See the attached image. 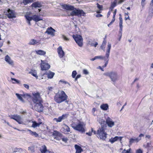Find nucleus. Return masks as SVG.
<instances>
[{"instance_id":"1","label":"nucleus","mask_w":153,"mask_h":153,"mask_svg":"<svg viewBox=\"0 0 153 153\" xmlns=\"http://www.w3.org/2000/svg\"><path fill=\"white\" fill-rule=\"evenodd\" d=\"M33 97L32 100L33 102L35 104L34 108L37 111L41 112L43 111V106L42 104V100L40 96V94L37 92L32 94Z\"/></svg>"},{"instance_id":"2","label":"nucleus","mask_w":153,"mask_h":153,"mask_svg":"<svg viewBox=\"0 0 153 153\" xmlns=\"http://www.w3.org/2000/svg\"><path fill=\"white\" fill-rule=\"evenodd\" d=\"M63 9L68 10L72 11L70 13V15L71 16H84L85 14V12L82 10L77 9L74 6L67 4H64L62 6Z\"/></svg>"},{"instance_id":"3","label":"nucleus","mask_w":153,"mask_h":153,"mask_svg":"<svg viewBox=\"0 0 153 153\" xmlns=\"http://www.w3.org/2000/svg\"><path fill=\"white\" fill-rule=\"evenodd\" d=\"M68 96L63 91H59L56 94L54 97L55 101L58 103H60L65 101L68 104L67 100Z\"/></svg>"},{"instance_id":"4","label":"nucleus","mask_w":153,"mask_h":153,"mask_svg":"<svg viewBox=\"0 0 153 153\" xmlns=\"http://www.w3.org/2000/svg\"><path fill=\"white\" fill-rule=\"evenodd\" d=\"M104 75L109 77L111 81L115 82L119 79V76L117 73L115 71L107 72L104 74Z\"/></svg>"},{"instance_id":"5","label":"nucleus","mask_w":153,"mask_h":153,"mask_svg":"<svg viewBox=\"0 0 153 153\" xmlns=\"http://www.w3.org/2000/svg\"><path fill=\"white\" fill-rule=\"evenodd\" d=\"M106 128H99L97 131V137L101 139L105 140L107 137V133L105 131Z\"/></svg>"},{"instance_id":"6","label":"nucleus","mask_w":153,"mask_h":153,"mask_svg":"<svg viewBox=\"0 0 153 153\" xmlns=\"http://www.w3.org/2000/svg\"><path fill=\"white\" fill-rule=\"evenodd\" d=\"M71 126L74 130L81 132L83 133L85 131V125L82 123L79 122L77 125L73 124Z\"/></svg>"},{"instance_id":"7","label":"nucleus","mask_w":153,"mask_h":153,"mask_svg":"<svg viewBox=\"0 0 153 153\" xmlns=\"http://www.w3.org/2000/svg\"><path fill=\"white\" fill-rule=\"evenodd\" d=\"M111 44L109 42L108 43L107 49L106 50V54H105L106 57L107 58V59H106V60H105V61H106V62H105V65L102 66L103 68H104L106 67L108 63V61H109L108 58H109V56L110 52V50L111 49Z\"/></svg>"},{"instance_id":"8","label":"nucleus","mask_w":153,"mask_h":153,"mask_svg":"<svg viewBox=\"0 0 153 153\" xmlns=\"http://www.w3.org/2000/svg\"><path fill=\"white\" fill-rule=\"evenodd\" d=\"M73 37L76 43L79 47H82V38L81 36L77 35L76 36H73Z\"/></svg>"},{"instance_id":"9","label":"nucleus","mask_w":153,"mask_h":153,"mask_svg":"<svg viewBox=\"0 0 153 153\" xmlns=\"http://www.w3.org/2000/svg\"><path fill=\"white\" fill-rule=\"evenodd\" d=\"M25 16L26 19H28L29 21H31L33 20L36 22L42 20V19H40L39 16L36 15H33L32 17H30L28 15H26Z\"/></svg>"},{"instance_id":"10","label":"nucleus","mask_w":153,"mask_h":153,"mask_svg":"<svg viewBox=\"0 0 153 153\" xmlns=\"http://www.w3.org/2000/svg\"><path fill=\"white\" fill-rule=\"evenodd\" d=\"M11 119H13L16 122H17L19 124H23L22 119L21 117L18 115H13L11 117Z\"/></svg>"},{"instance_id":"11","label":"nucleus","mask_w":153,"mask_h":153,"mask_svg":"<svg viewBox=\"0 0 153 153\" xmlns=\"http://www.w3.org/2000/svg\"><path fill=\"white\" fill-rule=\"evenodd\" d=\"M68 115V114H63L62 116L59 117L58 118H54L53 120L57 123L61 122L63 120L66 119Z\"/></svg>"},{"instance_id":"12","label":"nucleus","mask_w":153,"mask_h":153,"mask_svg":"<svg viewBox=\"0 0 153 153\" xmlns=\"http://www.w3.org/2000/svg\"><path fill=\"white\" fill-rule=\"evenodd\" d=\"M106 123L109 127L111 128L114 126L115 123L111 118L108 117L106 119Z\"/></svg>"},{"instance_id":"13","label":"nucleus","mask_w":153,"mask_h":153,"mask_svg":"<svg viewBox=\"0 0 153 153\" xmlns=\"http://www.w3.org/2000/svg\"><path fill=\"white\" fill-rule=\"evenodd\" d=\"M144 135L142 134H140L139 137L137 138H131L129 142L130 145H131L133 143L135 142H138L141 139V137L143 136Z\"/></svg>"},{"instance_id":"14","label":"nucleus","mask_w":153,"mask_h":153,"mask_svg":"<svg viewBox=\"0 0 153 153\" xmlns=\"http://www.w3.org/2000/svg\"><path fill=\"white\" fill-rule=\"evenodd\" d=\"M41 68L42 70H46L49 69L50 67V65L48 63L43 62V61L41 60Z\"/></svg>"},{"instance_id":"15","label":"nucleus","mask_w":153,"mask_h":153,"mask_svg":"<svg viewBox=\"0 0 153 153\" xmlns=\"http://www.w3.org/2000/svg\"><path fill=\"white\" fill-rule=\"evenodd\" d=\"M7 16L10 19L15 18L16 17L14 11L10 9H8L7 10Z\"/></svg>"},{"instance_id":"16","label":"nucleus","mask_w":153,"mask_h":153,"mask_svg":"<svg viewBox=\"0 0 153 153\" xmlns=\"http://www.w3.org/2000/svg\"><path fill=\"white\" fill-rule=\"evenodd\" d=\"M39 150L41 153H54L53 152L47 150L46 146L44 145L40 148Z\"/></svg>"},{"instance_id":"17","label":"nucleus","mask_w":153,"mask_h":153,"mask_svg":"<svg viewBox=\"0 0 153 153\" xmlns=\"http://www.w3.org/2000/svg\"><path fill=\"white\" fill-rule=\"evenodd\" d=\"M5 61L10 65L13 66H14V62L12 60L11 58L7 55L5 57Z\"/></svg>"},{"instance_id":"18","label":"nucleus","mask_w":153,"mask_h":153,"mask_svg":"<svg viewBox=\"0 0 153 153\" xmlns=\"http://www.w3.org/2000/svg\"><path fill=\"white\" fill-rule=\"evenodd\" d=\"M61 131L63 133L67 134L68 132L70 131V128L68 126L64 124V126L61 128Z\"/></svg>"},{"instance_id":"19","label":"nucleus","mask_w":153,"mask_h":153,"mask_svg":"<svg viewBox=\"0 0 153 153\" xmlns=\"http://www.w3.org/2000/svg\"><path fill=\"white\" fill-rule=\"evenodd\" d=\"M55 32V30L53 29L52 27H50L48 28L47 30L46 31L45 33H47L49 35H51L52 36L54 35V33Z\"/></svg>"},{"instance_id":"20","label":"nucleus","mask_w":153,"mask_h":153,"mask_svg":"<svg viewBox=\"0 0 153 153\" xmlns=\"http://www.w3.org/2000/svg\"><path fill=\"white\" fill-rule=\"evenodd\" d=\"M40 44V41L39 40L34 39H31L29 42L28 44L30 45H38Z\"/></svg>"},{"instance_id":"21","label":"nucleus","mask_w":153,"mask_h":153,"mask_svg":"<svg viewBox=\"0 0 153 153\" xmlns=\"http://www.w3.org/2000/svg\"><path fill=\"white\" fill-rule=\"evenodd\" d=\"M98 121L99 123L101 125V126L100 128H106L107 126L106 124V121L103 119L99 118L98 120Z\"/></svg>"},{"instance_id":"22","label":"nucleus","mask_w":153,"mask_h":153,"mask_svg":"<svg viewBox=\"0 0 153 153\" xmlns=\"http://www.w3.org/2000/svg\"><path fill=\"white\" fill-rule=\"evenodd\" d=\"M58 53L60 58L62 57L65 54L64 51H63L62 48L59 46L57 49Z\"/></svg>"},{"instance_id":"23","label":"nucleus","mask_w":153,"mask_h":153,"mask_svg":"<svg viewBox=\"0 0 153 153\" xmlns=\"http://www.w3.org/2000/svg\"><path fill=\"white\" fill-rule=\"evenodd\" d=\"M122 137H121L116 136L114 138H111L110 139L109 141L111 142V143H113L119 139L121 141L122 140Z\"/></svg>"},{"instance_id":"24","label":"nucleus","mask_w":153,"mask_h":153,"mask_svg":"<svg viewBox=\"0 0 153 153\" xmlns=\"http://www.w3.org/2000/svg\"><path fill=\"white\" fill-rule=\"evenodd\" d=\"M74 147L76 150V153H80L83 151L81 147L77 145H75Z\"/></svg>"},{"instance_id":"25","label":"nucleus","mask_w":153,"mask_h":153,"mask_svg":"<svg viewBox=\"0 0 153 153\" xmlns=\"http://www.w3.org/2000/svg\"><path fill=\"white\" fill-rule=\"evenodd\" d=\"M118 0H115V1L113 2H111V7H110V10L111 11H112L114 8L117 5V3Z\"/></svg>"},{"instance_id":"26","label":"nucleus","mask_w":153,"mask_h":153,"mask_svg":"<svg viewBox=\"0 0 153 153\" xmlns=\"http://www.w3.org/2000/svg\"><path fill=\"white\" fill-rule=\"evenodd\" d=\"M35 52L37 54L40 55H44L46 53L45 51L42 50H36Z\"/></svg>"},{"instance_id":"27","label":"nucleus","mask_w":153,"mask_h":153,"mask_svg":"<svg viewBox=\"0 0 153 153\" xmlns=\"http://www.w3.org/2000/svg\"><path fill=\"white\" fill-rule=\"evenodd\" d=\"M27 131H29V134L32 136L37 137L39 136V134L36 132L27 129Z\"/></svg>"},{"instance_id":"28","label":"nucleus","mask_w":153,"mask_h":153,"mask_svg":"<svg viewBox=\"0 0 153 153\" xmlns=\"http://www.w3.org/2000/svg\"><path fill=\"white\" fill-rule=\"evenodd\" d=\"M54 74H55L54 73L51 71H49L46 74L48 77V78L49 79H51L53 78L54 75Z\"/></svg>"},{"instance_id":"29","label":"nucleus","mask_w":153,"mask_h":153,"mask_svg":"<svg viewBox=\"0 0 153 153\" xmlns=\"http://www.w3.org/2000/svg\"><path fill=\"white\" fill-rule=\"evenodd\" d=\"M100 108L103 110H106L108 108V106L107 104H103L101 105Z\"/></svg>"},{"instance_id":"30","label":"nucleus","mask_w":153,"mask_h":153,"mask_svg":"<svg viewBox=\"0 0 153 153\" xmlns=\"http://www.w3.org/2000/svg\"><path fill=\"white\" fill-rule=\"evenodd\" d=\"M22 150L21 148H15L13 149L12 153H21V151Z\"/></svg>"},{"instance_id":"31","label":"nucleus","mask_w":153,"mask_h":153,"mask_svg":"<svg viewBox=\"0 0 153 153\" xmlns=\"http://www.w3.org/2000/svg\"><path fill=\"white\" fill-rule=\"evenodd\" d=\"M119 27L120 29H123V19L121 16L119 17Z\"/></svg>"},{"instance_id":"32","label":"nucleus","mask_w":153,"mask_h":153,"mask_svg":"<svg viewBox=\"0 0 153 153\" xmlns=\"http://www.w3.org/2000/svg\"><path fill=\"white\" fill-rule=\"evenodd\" d=\"M29 73L30 74H31V75H32L34 76L36 78V79H37L38 78V76H37L36 72L35 70H34V71H31Z\"/></svg>"},{"instance_id":"33","label":"nucleus","mask_w":153,"mask_h":153,"mask_svg":"<svg viewBox=\"0 0 153 153\" xmlns=\"http://www.w3.org/2000/svg\"><path fill=\"white\" fill-rule=\"evenodd\" d=\"M41 123H37L35 122H33V124L32 125V127L33 128H36L38 126H39L40 124H41Z\"/></svg>"},{"instance_id":"34","label":"nucleus","mask_w":153,"mask_h":153,"mask_svg":"<svg viewBox=\"0 0 153 153\" xmlns=\"http://www.w3.org/2000/svg\"><path fill=\"white\" fill-rule=\"evenodd\" d=\"M40 4L38 2H34L32 4V6L33 7L36 8L37 7H39Z\"/></svg>"},{"instance_id":"35","label":"nucleus","mask_w":153,"mask_h":153,"mask_svg":"<svg viewBox=\"0 0 153 153\" xmlns=\"http://www.w3.org/2000/svg\"><path fill=\"white\" fill-rule=\"evenodd\" d=\"M96 59H104V60H106L107 58L105 56H96Z\"/></svg>"},{"instance_id":"36","label":"nucleus","mask_w":153,"mask_h":153,"mask_svg":"<svg viewBox=\"0 0 153 153\" xmlns=\"http://www.w3.org/2000/svg\"><path fill=\"white\" fill-rule=\"evenodd\" d=\"M22 97H24L25 98L28 99V98L30 97V94H23L21 95Z\"/></svg>"},{"instance_id":"37","label":"nucleus","mask_w":153,"mask_h":153,"mask_svg":"<svg viewBox=\"0 0 153 153\" xmlns=\"http://www.w3.org/2000/svg\"><path fill=\"white\" fill-rule=\"evenodd\" d=\"M33 0H23V3L25 5H26L29 3H31L33 1Z\"/></svg>"},{"instance_id":"38","label":"nucleus","mask_w":153,"mask_h":153,"mask_svg":"<svg viewBox=\"0 0 153 153\" xmlns=\"http://www.w3.org/2000/svg\"><path fill=\"white\" fill-rule=\"evenodd\" d=\"M60 133L56 131H54L53 132V135L55 137H56L57 136H59L60 135Z\"/></svg>"},{"instance_id":"39","label":"nucleus","mask_w":153,"mask_h":153,"mask_svg":"<svg viewBox=\"0 0 153 153\" xmlns=\"http://www.w3.org/2000/svg\"><path fill=\"white\" fill-rule=\"evenodd\" d=\"M16 95L17 98L22 101H23V100L22 97V96L18 93H16Z\"/></svg>"},{"instance_id":"40","label":"nucleus","mask_w":153,"mask_h":153,"mask_svg":"<svg viewBox=\"0 0 153 153\" xmlns=\"http://www.w3.org/2000/svg\"><path fill=\"white\" fill-rule=\"evenodd\" d=\"M11 80H12L13 81H14L15 82H13V83L14 84H15V83L20 84V81L17 79H16L11 78Z\"/></svg>"},{"instance_id":"41","label":"nucleus","mask_w":153,"mask_h":153,"mask_svg":"<svg viewBox=\"0 0 153 153\" xmlns=\"http://www.w3.org/2000/svg\"><path fill=\"white\" fill-rule=\"evenodd\" d=\"M123 29H120L119 31V34L120 37L119 38V40L120 41L121 39Z\"/></svg>"},{"instance_id":"42","label":"nucleus","mask_w":153,"mask_h":153,"mask_svg":"<svg viewBox=\"0 0 153 153\" xmlns=\"http://www.w3.org/2000/svg\"><path fill=\"white\" fill-rule=\"evenodd\" d=\"M62 83V84H68L70 86V84L68 82L64 81L63 80H61L59 81V83L60 84V83Z\"/></svg>"},{"instance_id":"43","label":"nucleus","mask_w":153,"mask_h":153,"mask_svg":"<svg viewBox=\"0 0 153 153\" xmlns=\"http://www.w3.org/2000/svg\"><path fill=\"white\" fill-rule=\"evenodd\" d=\"M77 74L76 72V71H74L72 73V77L73 78H75Z\"/></svg>"},{"instance_id":"44","label":"nucleus","mask_w":153,"mask_h":153,"mask_svg":"<svg viewBox=\"0 0 153 153\" xmlns=\"http://www.w3.org/2000/svg\"><path fill=\"white\" fill-rule=\"evenodd\" d=\"M106 40L105 39V38H104V40L102 43V45H101V47H103V46H105L106 44Z\"/></svg>"},{"instance_id":"45","label":"nucleus","mask_w":153,"mask_h":153,"mask_svg":"<svg viewBox=\"0 0 153 153\" xmlns=\"http://www.w3.org/2000/svg\"><path fill=\"white\" fill-rule=\"evenodd\" d=\"M97 7L100 10H102V6L100 5L98 3H97Z\"/></svg>"},{"instance_id":"46","label":"nucleus","mask_w":153,"mask_h":153,"mask_svg":"<svg viewBox=\"0 0 153 153\" xmlns=\"http://www.w3.org/2000/svg\"><path fill=\"white\" fill-rule=\"evenodd\" d=\"M150 5L152 6V13L153 14V0H151L150 3Z\"/></svg>"},{"instance_id":"47","label":"nucleus","mask_w":153,"mask_h":153,"mask_svg":"<svg viewBox=\"0 0 153 153\" xmlns=\"http://www.w3.org/2000/svg\"><path fill=\"white\" fill-rule=\"evenodd\" d=\"M83 72L84 74H89V72L86 69H84L83 70Z\"/></svg>"},{"instance_id":"48","label":"nucleus","mask_w":153,"mask_h":153,"mask_svg":"<svg viewBox=\"0 0 153 153\" xmlns=\"http://www.w3.org/2000/svg\"><path fill=\"white\" fill-rule=\"evenodd\" d=\"M62 37L66 41H68L69 40V39L67 38L64 35H62Z\"/></svg>"},{"instance_id":"49","label":"nucleus","mask_w":153,"mask_h":153,"mask_svg":"<svg viewBox=\"0 0 153 153\" xmlns=\"http://www.w3.org/2000/svg\"><path fill=\"white\" fill-rule=\"evenodd\" d=\"M93 131V129L92 128H91V132H87L86 134L88 135L89 136H91L92 135V132Z\"/></svg>"},{"instance_id":"50","label":"nucleus","mask_w":153,"mask_h":153,"mask_svg":"<svg viewBox=\"0 0 153 153\" xmlns=\"http://www.w3.org/2000/svg\"><path fill=\"white\" fill-rule=\"evenodd\" d=\"M97 45H98V43L97 42H96L95 44H94V43L91 44V46H94L95 47H96Z\"/></svg>"},{"instance_id":"51","label":"nucleus","mask_w":153,"mask_h":153,"mask_svg":"<svg viewBox=\"0 0 153 153\" xmlns=\"http://www.w3.org/2000/svg\"><path fill=\"white\" fill-rule=\"evenodd\" d=\"M129 150L124 149L122 152V153H129Z\"/></svg>"},{"instance_id":"52","label":"nucleus","mask_w":153,"mask_h":153,"mask_svg":"<svg viewBox=\"0 0 153 153\" xmlns=\"http://www.w3.org/2000/svg\"><path fill=\"white\" fill-rule=\"evenodd\" d=\"M24 86L25 88L27 89H29V86L28 85L26 84H24Z\"/></svg>"},{"instance_id":"53","label":"nucleus","mask_w":153,"mask_h":153,"mask_svg":"<svg viewBox=\"0 0 153 153\" xmlns=\"http://www.w3.org/2000/svg\"><path fill=\"white\" fill-rule=\"evenodd\" d=\"M81 76V75L80 74H78V75L76 76V77L75 80H77V79L79 78H80Z\"/></svg>"},{"instance_id":"54","label":"nucleus","mask_w":153,"mask_h":153,"mask_svg":"<svg viewBox=\"0 0 153 153\" xmlns=\"http://www.w3.org/2000/svg\"><path fill=\"white\" fill-rule=\"evenodd\" d=\"M137 153H142V151L140 149L137 150L136 151Z\"/></svg>"},{"instance_id":"55","label":"nucleus","mask_w":153,"mask_h":153,"mask_svg":"<svg viewBox=\"0 0 153 153\" xmlns=\"http://www.w3.org/2000/svg\"><path fill=\"white\" fill-rule=\"evenodd\" d=\"M62 140L63 141L65 142H66L68 140V139L67 138H62Z\"/></svg>"},{"instance_id":"56","label":"nucleus","mask_w":153,"mask_h":153,"mask_svg":"<svg viewBox=\"0 0 153 153\" xmlns=\"http://www.w3.org/2000/svg\"><path fill=\"white\" fill-rule=\"evenodd\" d=\"M124 1V0H118L117 2H118V4H120L123 2Z\"/></svg>"},{"instance_id":"57","label":"nucleus","mask_w":153,"mask_h":153,"mask_svg":"<svg viewBox=\"0 0 153 153\" xmlns=\"http://www.w3.org/2000/svg\"><path fill=\"white\" fill-rule=\"evenodd\" d=\"M125 20H126L127 19H128L130 20L129 16H125Z\"/></svg>"},{"instance_id":"58","label":"nucleus","mask_w":153,"mask_h":153,"mask_svg":"<svg viewBox=\"0 0 153 153\" xmlns=\"http://www.w3.org/2000/svg\"><path fill=\"white\" fill-rule=\"evenodd\" d=\"M102 15L101 14H97L96 15V16L97 17H102Z\"/></svg>"},{"instance_id":"59","label":"nucleus","mask_w":153,"mask_h":153,"mask_svg":"<svg viewBox=\"0 0 153 153\" xmlns=\"http://www.w3.org/2000/svg\"><path fill=\"white\" fill-rule=\"evenodd\" d=\"M146 138H147L148 139H150L151 138V136L150 135H146Z\"/></svg>"},{"instance_id":"60","label":"nucleus","mask_w":153,"mask_h":153,"mask_svg":"<svg viewBox=\"0 0 153 153\" xmlns=\"http://www.w3.org/2000/svg\"><path fill=\"white\" fill-rule=\"evenodd\" d=\"M96 108H94L92 109V112L93 113V114H94V113L96 110Z\"/></svg>"},{"instance_id":"61","label":"nucleus","mask_w":153,"mask_h":153,"mask_svg":"<svg viewBox=\"0 0 153 153\" xmlns=\"http://www.w3.org/2000/svg\"><path fill=\"white\" fill-rule=\"evenodd\" d=\"M115 20L114 19H112V21H111L110 22V23L112 25V24L115 21Z\"/></svg>"},{"instance_id":"62","label":"nucleus","mask_w":153,"mask_h":153,"mask_svg":"<svg viewBox=\"0 0 153 153\" xmlns=\"http://www.w3.org/2000/svg\"><path fill=\"white\" fill-rule=\"evenodd\" d=\"M145 1V0H142L141 4L142 6L143 5Z\"/></svg>"},{"instance_id":"63","label":"nucleus","mask_w":153,"mask_h":153,"mask_svg":"<svg viewBox=\"0 0 153 153\" xmlns=\"http://www.w3.org/2000/svg\"><path fill=\"white\" fill-rule=\"evenodd\" d=\"M96 57L95 56L94 58H92L91 59V60L92 61H94L96 59Z\"/></svg>"},{"instance_id":"64","label":"nucleus","mask_w":153,"mask_h":153,"mask_svg":"<svg viewBox=\"0 0 153 153\" xmlns=\"http://www.w3.org/2000/svg\"><path fill=\"white\" fill-rule=\"evenodd\" d=\"M105 46H103V47H101V49L104 51V50H105Z\"/></svg>"}]
</instances>
